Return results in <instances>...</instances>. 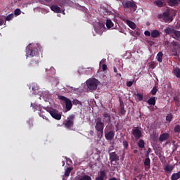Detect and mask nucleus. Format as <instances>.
Returning a JSON list of instances; mask_svg holds the SVG:
<instances>
[{"label": "nucleus", "mask_w": 180, "mask_h": 180, "mask_svg": "<svg viewBox=\"0 0 180 180\" xmlns=\"http://www.w3.org/2000/svg\"><path fill=\"white\" fill-rule=\"evenodd\" d=\"M103 129H105V122L98 117L96 120L95 129L100 133L101 136H103Z\"/></svg>", "instance_id": "nucleus-1"}, {"label": "nucleus", "mask_w": 180, "mask_h": 180, "mask_svg": "<svg viewBox=\"0 0 180 180\" xmlns=\"http://www.w3.org/2000/svg\"><path fill=\"white\" fill-rule=\"evenodd\" d=\"M99 82L98 79L93 78L86 81V86L90 91H95L98 89Z\"/></svg>", "instance_id": "nucleus-2"}, {"label": "nucleus", "mask_w": 180, "mask_h": 180, "mask_svg": "<svg viewBox=\"0 0 180 180\" xmlns=\"http://www.w3.org/2000/svg\"><path fill=\"white\" fill-rule=\"evenodd\" d=\"M158 18H159V19H161V18H162V20L165 23H171V22L174 20V18H172V16H171L169 11L164 12L162 15H158Z\"/></svg>", "instance_id": "nucleus-3"}, {"label": "nucleus", "mask_w": 180, "mask_h": 180, "mask_svg": "<svg viewBox=\"0 0 180 180\" xmlns=\"http://www.w3.org/2000/svg\"><path fill=\"white\" fill-rule=\"evenodd\" d=\"M58 98L65 102L67 110H71L72 108V102L71 100L64 96H58Z\"/></svg>", "instance_id": "nucleus-4"}, {"label": "nucleus", "mask_w": 180, "mask_h": 180, "mask_svg": "<svg viewBox=\"0 0 180 180\" xmlns=\"http://www.w3.org/2000/svg\"><path fill=\"white\" fill-rule=\"evenodd\" d=\"M75 119V115H70L68 117V119L65 121V126L70 129V127H72L74 126V120Z\"/></svg>", "instance_id": "nucleus-5"}, {"label": "nucleus", "mask_w": 180, "mask_h": 180, "mask_svg": "<svg viewBox=\"0 0 180 180\" xmlns=\"http://www.w3.org/2000/svg\"><path fill=\"white\" fill-rule=\"evenodd\" d=\"M32 45L30 44L26 48V54L30 57H34L37 54V49L32 48Z\"/></svg>", "instance_id": "nucleus-6"}, {"label": "nucleus", "mask_w": 180, "mask_h": 180, "mask_svg": "<svg viewBox=\"0 0 180 180\" xmlns=\"http://www.w3.org/2000/svg\"><path fill=\"white\" fill-rule=\"evenodd\" d=\"M131 134H133L134 137H135L136 140H139V139H141V137H143L141 130H140L138 127H134L132 129Z\"/></svg>", "instance_id": "nucleus-7"}, {"label": "nucleus", "mask_w": 180, "mask_h": 180, "mask_svg": "<svg viewBox=\"0 0 180 180\" xmlns=\"http://www.w3.org/2000/svg\"><path fill=\"white\" fill-rule=\"evenodd\" d=\"M122 5L125 9H130V8L136 9V8H137V6H136V4L130 1H124L122 2Z\"/></svg>", "instance_id": "nucleus-8"}, {"label": "nucleus", "mask_w": 180, "mask_h": 180, "mask_svg": "<svg viewBox=\"0 0 180 180\" xmlns=\"http://www.w3.org/2000/svg\"><path fill=\"white\" fill-rule=\"evenodd\" d=\"M49 114L51 116L56 119V120H61V114L58 113V110L56 109H52L49 110Z\"/></svg>", "instance_id": "nucleus-9"}, {"label": "nucleus", "mask_w": 180, "mask_h": 180, "mask_svg": "<svg viewBox=\"0 0 180 180\" xmlns=\"http://www.w3.org/2000/svg\"><path fill=\"white\" fill-rule=\"evenodd\" d=\"M96 33L98 34H102L103 32H105V25L103 24H98L95 27H94Z\"/></svg>", "instance_id": "nucleus-10"}, {"label": "nucleus", "mask_w": 180, "mask_h": 180, "mask_svg": "<svg viewBox=\"0 0 180 180\" xmlns=\"http://www.w3.org/2000/svg\"><path fill=\"white\" fill-rule=\"evenodd\" d=\"M110 161V162H114V161H119L120 157L117 155L116 152L109 153Z\"/></svg>", "instance_id": "nucleus-11"}, {"label": "nucleus", "mask_w": 180, "mask_h": 180, "mask_svg": "<svg viewBox=\"0 0 180 180\" xmlns=\"http://www.w3.org/2000/svg\"><path fill=\"white\" fill-rule=\"evenodd\" d=\"M105 139L109 141H112V140L115 139V131H109L105 133Z\"/></svg>", "instance_id": "nucleus-12"}, {"label": "nucleus", "mask_w": 180, "mask_h": 180, "mask_svg": "<svg viewBox=\"0 0 180 180\" xmlns=\"http://www.w3.org/2000/svg\"><path fill=\"white\" fill-rule=\"evenodd\" d=\"M103 117L104 123H110V122H112V117L110 116V112L103 113Z\"/></svg>", "instance_id": "nucleus-13"}, {"label": "nucleus", "mask_w": 180, "mask_h": 180, "mask_svg": "<svg viewBox=\"0 0 180 180\" xmlns=\"http://www.w3.org/2000/svg\"><path fill=\"white\" fill-rule=\"evenodd\" d=\"M169 139V134L164 133L160 135L159 141H160V143H162V141H165V140H168Z\"/></svg>", "instance_id": "nucleus-14"}, {"label": "nucleus", "mask_w": 180, "mask_h": 180, "mask_svg": "<svg viewBox=\"0 0 180 180\" xmlns=\"http://www.w3.org/2000/svg\"><path fill=\"white\" fill-rule=\"evenodd\" d=\"M30 68H37L39 67V61L36 60H31L28 64Z\"/></svg>", "instance_id": "nucleus-15"}, {"label": "nucleus", "mask_w": 180, "mask_h": 180, "mask_svg": "<svg viewBox=\"0 0 180 180\" xmlns=\"http://www.w3.org/2000/svg\"><path fill=\"white\" fill-rule=\"evenodd\" d=\"M150 164H151V160H150V158H146L144 160L145 169L146 171H148V169H150Z\"/></svg>", "instance_id": "nucleus-16"}, {"label": "nucleus", "mask_w": 180, "mask_h": 180, "mask_svg": "<svg viewBox=\"0 0 180 180\" xmlns=\"http://www.w3.org/2000/svg\"><path fill=\"white\" fill-rule=\"evenodd\" d=\"M51 10L55 12V13H61V8L58 7L57 5H52Z\"/></svg>", "instance_id": "nucleus-17"}, {"label": "nucleus", "mask_w": 180, "mask_h": 180, "mask_svg": "<svg viewBox=\"0 0 180 180\" xmlns=\"http://www.w3.org/2000/svg\"><path fill=\"white\" fill-rule=\"evenodd\" d=\"M127 25L132 29V30H134L137 27V25H136V23H134L133 21L130 20H127Z\"/></svg>", "instance_id": "nucleus-18"}, {"label": "nucleus", "mask_w": 180, "mask_h": 180, "mask_svg": "<svg viewBox=\"0 0 180 180\" xmlns=\"http://www.w3.org/2000/svg\"><path fill=\"white\" fill-rule=\"evenodd\" d=\"M178 47H179L178 43L174 42L173 44V49L172 50V56H178V51H176Z\"/></svg>", "instance_id": "nucleus-19"}, {"label": "nucleus", "mask_w": 180, "mask_h": 180, "mask_svg": "<svg viewBox=\"0 0 180 180\" xmlns=\"http://www.w3.org/2000/svg\"><path fill=\"white\" fill-rule=\"evenodd\" d=\"M106 172L104 170L100 172V175L96 178L95 180H105Z\"/></svg>", "instance_id": "nucleus-20"}, {"label": "nucleus", "mask_w": 180, "mask_h": 180, "mask_svg": "<svg viewBox=\"0 0 180 180\" xmlns=\"http://www.w3.org/2000/svg\"><path fill=\"white\" fill-rule=\"evenodd\" d=\"M160 31L157 30H154L153 31H152L151 32V37L153 39H157V37H160Z\"/></svg>", "instance_id": "nucleus-21"}, {"label": "nucleus", "mask_w": 180, "mask_h": 180, "mask_svg": "<svg viewBox=\"0 0 180 180\" xmlns=\"http://www.w3.org/2000/svg\"><path fill=\"white\" fill-rule=\"evenodd\" d=\"M174 32H175V29L171 28V27H167L165 30V33H166V34H172V36Z\"/></svg>", "instance_id": "nucleus-22"}, {"label": "nucleus", "mask_w": 180, "mask_h": 180, "mask_svg": "<svg viewBox=\"0 0 180 180\" xmlns=\"http://www.w3.org/2000/svg\"><path fill=\"white\" fill-rule=\"evenodd\" d=\"M155 97L154 96L150 97L147 101L148 105H150L152 106H155Z\"/></svg>", "instance_id": "nucleus-23"}, {"label": "nucleus", "mask_w": 180, "mask_h": 180, "mask_svg": "<svg viewBox=\"0 0 180 180\" xmlns=\"http://www.w3.org/2000/svg\"><path fill=\"white\" fill-rule=\"evenodd\" d=\"M179 2L180 0H168V4L169 6H175V5H178Z\"/></svg>", "instance_id": "nucleus-24"}, {"label": "nucleus", "mask_w": 180, "mask_h": 180, "mask_svg": "<svg viewBox=\"0 0 180 180\" xmlns=\"http://www.w3.org/2000/svg\"><path fill=\"white\" fill-rule=\"evenodd\" d=\"M31 106H32L34 112H36V110H41V107L36 103H31Z\"/></svg>", "instance_id": "nucleus-25"}, {"label": "nucleus", "mask_w": 180, "mask_h": 180, "mask_svg": "<svg viewBox=\"0 0 180 180\" xmlns=\"http://www.w3.org/2000/svg\"><path fill=\"white\" fill-rule=\"evenodd\" d=\"M137 146L139 148H144V147H146V142H144V140L140 139L137 143Z\"/></svg>", "instance_id": "nucleus-26"}, {"label": "nucleus", "mask_w": 180, "mask_h": 180, "mask_svg": "<svg viewBox=\"0 0 180 180\" xmlns=\"http://www.w3.org/2000/svg\"><path fill=\"white\" fill-rule=\"evenodd\" d=\"M172 36H173L174 39H176V40H179V39H180V31L174 30V32H173Z\"/></svg>", "instance_id": "nucleus-27"}, {"label": "nucleus", "mask_w": 180, "mask_h": 180, "mask_svg": "<svg viewBox=\"0 0 180 180\" xmlns=\"http://www.w3.org/2000/svg\"><path fill=\"white\" fill-rule=\"evenodd\" d=\"M173 74H174V75H176V78L180 79V69H179V68H176L173 69Z\"/></svg>", "instance_id": "nucleus-28"}, {"label": "nucleus", "mask_w": 180, "mask_h": 180, "mask_svg": "<svg viewBox=\"0 0 180 180\" xmlns=\"http://www.w3.org/2000/svg\"><path fill=\"white\" fill-rule=\"evenodd\" d=\"M164 56V53H162V51L159 52L158 54H157V60L159 63H162V57Z\"/></svg>", "instance_id": "nucleus-29"}, {"label": "nucleus", "mask_w": 180, "mask_h": 180, "mask_svg": "<svg viewBox=\"0 0 180 180\" xmlns=\"http://www.w3.org/2000/svg\"><path fill=\"white\" fill-rule=\"evenodd\" d=\"M154 4L156 5V6L161 8L162 5H164V2H162V0H156L154 1Z\"/></svg>", "instance_id": "nucleus-30"}, {"label": "nucleus", "mask_w": 180, "mask_h": 180, "mask_svg": "<svg viewBox=\"0 0 180 180\" xmlns=\"http://www.w3.org/2000/svg\"><path fill=\"white\" fill-rule=\"evenodd\" d=\"M164 169L167 172H172V171L174 169V167H172V165H167L165 167Z\"/></svg>", "instance_id": "nucleus-31"}, {"label": "nucleus", "mask_w": 180, "mask_h": 180, "mask_svg": "<svg viewBox=\"0 0 180 180\" xmlns=\"http://www.w3.org/2000/svg\"><path fill=\"white\" fill-rule=\"evenodd\" d=\"M172 119H174V116H172V114L169 113L166 116V121L168 122L169 123H171L172 121Z\"/></svg>", "instance_id": "nucleus-32"}, {"label": "nucleus", "mask_w": 180, "mask_h": 180, "mask_svg": "<svg viewBox=\"0 0 180 180\" xmlns=\"http://www.w3.org/2000/svg\"><path fill=\"white\" fill-rule=\"evenodd\" d=\"M106 27H108V29L113 27V22H112L111 20H106Z\"/></svg>", "instance_id": "nucleus-33"}, {"label": "nucleus", "mask_w": 180, "mask_h": 180, "mask_svg": "<svg viewBox=\"0 0 180 180\" xmlns=\"http://www.w3.org/2000/svg\"><path fill=\"white\" fill-rule=\"evenodd\" d=\"M71 171H72V168L68 167L65 172V176H70V174H71Z\"/></svg>", "instance_id": "nucleus-34"}, {"label": "nucleus", "mask_w": 180, "mask_h": 180, "mask_svg": "<svg viewBox=\"0 0 180 180\" xmlns=\"http://www.w3.org/2000/svg\"><path fill=\"white\" fill-rule=\"evenodd\" d=\"M135 95L137 97L139 102H141V101H143V99H144V96H143V94H136Z\"/></svg>", "instance_id": "nucleus-35"}, {"label": "nucleus", "mask_w": 180, "mask_h": 180, "mask_svg": "<svg viewBox=\"0 0 180 180\" xmlns=\"http://www.w3.org/2000/svg\"><path fill=\"white\" fill-rule=\"evenodd\" d=\"M68 4V0H61L60 2H59V6H64L65 5H67Z\"/></svg>", "instance_id": "nucleus-36"}, {"label": "nucleus", "mask_w": 180, "mask_h": 180, "mask_svg": "<svg viewBox=\"0 0 180 180\" xmlns=\"http://www.w3.org/2000/svg\"><path fill=\"white\" fill-rule=\"evenodd\" d=\"M157 92H158V89H157V86H154L152 90L150 91L151 95H156Z\"/></svg>", "instance_id": "nucleus-37"}, {"label": "nucleus", "mask_w": 180, "mask_h": 180, "mask_svg": "<svg viewBox=\"0 0 180 180\" xmlns=\"http://www.w3.org/2000/svg\"><path fill=\"white\" fill-rule=\"evenodd\" d=\"M122 144L125 150H129V142L127 141H123Z\"/></svg>", "instance_id": "nucleus-38"}, {"label": "nucleus", "mask_w": 180, "mask_h": 180, "mask_svg": "<svg viewBox=\"0 0 180 180\" xmlns=\"http://www.w3.org/2000/svg\"><path fill=\"white\" fill-rule=\"evenodd\" d=\"M12 19H13V14H9L8 15H7L6 17V20L9 21V20H12Z\"/></svg>", "instance_id": "nucleus-39"}, {"label": "nucleus", "mask_w": 180, "mask_h": 180, "mask_svg": "<svg viewBox=\"0 0 180 180\" xmlns=\"http://www.w3.org/2000/svg\"><path fill=\"white\" fill-rule=\"evenodd\" d=\"M174 133H180V125L176 124L174 127Z\"/></svg>", "instance_id": "nucleus-40"}, {"label": "nucleus", "mask_w": 180, "mask_h": 180, "mask_svg": "<svg viewBox=\"0 0 180 180\" xmlns=\"http://www.w3.org/2000/svg\"><path fill=\"white\" fill-rule=\"evenodd\" d=\"M32 91H39V86L37 84H32Z\"/></svg>", "instance_id": "nucleus-41"}, {"label": "nucleus", "mask_w": 180, "mask_h": 180, "mask_svg": "<svg viewBox=\"0 0 180 180\" xmlns=\"http://www.w3.org/2000/svg\"><path fill=\"white\" fill-rule=\"evenodd\" d=\"M120 114L122 116H124V115H126V110H124V107L121 108V109H120Z\"/></svg>", "instance_id": "nucleus-42"}, {"label": "nucleus", "mask_w": 180, "mask_h": 180, "mask_svg": "<svg viewBox=\"0 0 180 180\" xmlns=\"http://www.w3.org/2000/svg\"><path fill=\"white\" fill-rule=\"evenodd\" d=\"M39 115L40 117H42L45 120H47L48 122H50V120H49V118H47V117L43 115V114H41V112H39Z\"/></svg>", "instance_id": "nucleus-43"}, {"label": "nucleus", "mask_w": 180, "mask_h": 180, "mask_svg": "<svg viewBox=\"0 0 180 180\" xmlns=\"http://www.w3.org/2000/svg\"><path fill=\"white\" fill-rule=\"evenodd\" d=\"M14 13H15V15H20V9H19V8L15 9L14 11Z\"/></svg>", "instance_id": "nucleus-44"}, {"label": "nucleus", "mask_w": 180, "mask_h": 180, "mask_svg": "<svg viewBox=\"0 0 180 180\" xmlns=\"http://www.w3.org/2000/svg\"><path fill=\"white\" fill-rule=\"evenodd\" d=\"M133 86V82L132 81H129L127 82V86H129L130 88V86Z\"/></svg>", "instance_id": "nucleus-45"}, {"label": "nucleus", "mask_w": 180, "mask_h": 180, "mask_svg": "<svg viewBox=\"0 0 180 180\" xmlns=\"http://www.w3.org/2000/svg\"><path fill=\"white\" fill-rule=\"evenodd\" d=\"M102 70H103V71H106V70H108V65H106V64H103V65H102Z\"/></svg>", "instance_id": "nucleus-46"}, {"label": "nucleus", "mask_w": 180, "mask_h": 180, "mask_svg": "<svg viewBox=\"0 0 180 180\" xmlns=\"http://www.w3.org/2000/svg\"><path fill=\"white\" fill-rule=\"evenodd\" d=\"M174 102H177L178 103H179V97L174 96Z\"/></svg>", "instance_id": "nucleus-47"}, {"label": "nucleus", "mask_w": 180, "mask_h": 180, "mask_svg": "<svg viewBox=\"0 0 180 180\" xmlns=\"http://www.w3.org/2000/svg\"><path fill=\"white\" fill-rule=\"evenodd\" d=\"M144 34L145 36H151V32L150 31H145Z\"/></svg>", "instance_id": "nucleus-48"}, {"label": "nucleus", "mask_w": 180, "mask_h": 180, "mask_svg": "<svg viewBox=\"0 0 180 180\" xmlns=\"http://www.w3.org/2000/svg\"><path fill=\"white\" fill-rule=\"evenodd\" d=\"M4 19H2L1 18H0V26H2L4 25Z\"/></svg>", "instance_id": "nucleus-49"}, {"label": "nucleus", "mask_w": 180, "mask_h": 180, "mask_svg": "<svg viewBox=\"0 0 180 180\" xmlns=\"http://www.w3.org/2000/svg\"><path fill=\"white\" fill-rule=\"evenodd\" d=\"M135 34H136V36H140V31L139 30H135Z\"/></svg>", "instance_id": "nucleus-50"}, {"label": "nucleus", "mask_w": 180, "mask_h": 180, "mask_svg": "<svg viewBox=\"0 0 180 180\" xmlns=\"http://www.w3.org/2000/svg\"><path fill=\"white\" fill-rule=\"evenodd\" d=\"M150 68H152L153 70H154V68H155V64L152 63V64L150 65Z\"/></svg>", "instance_id": "nucleus-51"}, {"label": "nucleus", "mask_w": 180, "mask_h": 180, "mask_svg": "<svg viewBox=\"0 0 180 180\" xmlns=\"http://www.w3.org/2000/svg\"><path fill=\"white\" fill-rule=\"evenodd\" d=\"M89 136H94V131H92V130L89 131Z\"/></svg>", "instance_id": "nucleus-52"}, {"label": "nucleus", "mask_w": 180, "mask_h": 180, "mask_svg": "<svg viewBox=\"0 0 180 180\" xmlns=\"http://www.w3.org/2000/svg\"><path fill=\"white\" fill-rule=\"evenodd\" d=\"M114 72L117 73V68L116 67H113Z\"/></svg>", "instance_id": "nucleus-53"}, {"label": "nucleus", "mask_w": 180, "mask_h": 180, "mask_svg": "<svg viewBox=\"0 0 180 180\" xmlns=\"http://www.w3.org/2000/svg\"><path fill=\"white\" fill-rule=\"evenodd\" d=\"M134 154H137L139 153V150L137 149H135L133 150Z\"/></svg>", "instance_id": "nucleus-54"}, {"label": "nucleus", "mask_w": 180, "mask_h": 180, "mask_svg": "<svg viewBox=\"0 0 180 180\" xmlns=\"http://www.w3.org/2000/svg\"><path fill=\"white\" fill-rule=\"evenodd\" d=\"M168 44H169V41H165V46H168Z\"/></svg>", "instance_id": "nucleus-55"}, {"label": "nucleus", "mask_w": 180, "mask_h": 180, "mask_svg": "<svg viewBox=\"0 0 180 180\" xmlns=\"http://www.w3.org/2000/svg\"><path fill=\"white\" fill-rule=\"evenodd\" d=\"M30 124H31V126H33V122L32 121H29Z\"/></svg>", "instance_id": "nucleus-56"}, {"label": "nucleus", "mask_w": 180, "mask_h": 180, "mask_svg": "<svg viewBox=\"0 0 180 180\" xmlns=\"http://www.w3.org/2000/svg\"><path fill=\"white\" fill-rule=\"evenodd\" d=\"M62 164H63V167H64V165H65V162L62 161Z\"/></svg>", "instance_id": "nucleus-57"}, {"label": "nucleus", "mask_w": 180, "mask_h": 180, "mask_svg": "<svg viewBox=\"0 0 180 180\" xmlns=\"http://www.w3.org/2000/svg\"><path fill=\"white\" fill-rule=\"evenodd\" d=\"M53 0H45V2H51Z\"/></svg>", "instance_id": "nucleus-58"}, {"label": "nucleus", "mask_w": 180, "mask_h": 180, "mask_svg": "<svg viewBox=\"0 0 180 180\" xmlns=\"http://www.w3.org/2000/svg\"><path fill=\"white\" fill-rule=\"evenodd\" d=\"M112 148H108V153H110V151L112 150Z\"/></svg>", "instance_id": "nucleus-59"}, {"label": "nucleus", "mask_w": 180, "mask_h": 180, "mask_svg": "<svg viewBox=\"0 0 180 180\" xmlns=\"http://www.w3.org/2000/svg\"><path fill=\"white\" fill-rule=\"evenodd\" d=\"M120 77H122V75L121 74H119Z\"/></svg>", "instance_id": "nucleus-60"}, {"label": "nucleus", "mask_w": 180, "mask_h": 180, "mask_svg": "<svg viewBox=\"0 0 180 180\" xmlns=\"http://www.w3.org/2000/svg\"><path fill=\"white\" fill-rule=\"evenodd\" d=\"M150 150H151V149L149 148V149L148 150V151H150Z\"/></svg>", "instance_id": "nucleus-61"}]
</instances>
